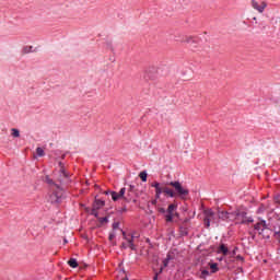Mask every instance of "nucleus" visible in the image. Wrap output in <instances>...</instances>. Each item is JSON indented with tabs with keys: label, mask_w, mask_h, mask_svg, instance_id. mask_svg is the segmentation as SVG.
<instances>
[{
	"label": "nucleus",
	"mask_w": 280,
	"mask_h": 280,
	"mask_svg": "<svg viewBox=\"0 0 280 280\" xmlns=\"http://www.w3.org/2000/svg\"><path fill=\"white\" fill-rule=\"evenodd\" d=\"M135 189V186H130L127 195H126V188H121L119 192L112 191V200L114 202H117V200H125V202H130L132 200V194H130Z\"/></svg>",
	"instance_id": "1"
},
{
	"label": "nucleus",
	"mask_w": 280,
	"mask_h": 280,
	"mask_svg": "<svg viewBox=\"0 0 280 280\" xmlns=\"http://www.w3.org/2000/svg\"><path fill=\"white\" fill-rule=\"evenodd\" d=\"M232 215L235 224H250L253 222V218H248L245 211L236 210L232 212Z\"/></svg>",
	"instance_id": "2"
},
{
	"label": "nucleus",
	"mask_w": 280,
	"mask_h": 280,
	"mask_svg": "<svg viewBox=\"0 0 280 280\" xmlns=\"http://www.w3.org/2000/svg\"><path fill=\"white\" fill-rule=\"evenodd\" d=\"M168 185L174 188L175 197L178 196V198H185L186 196H189V189L186 187H183V184L180 182H171Z\"/></svg>",
	"instance_id": "3"
},
{
	"label": "nucleus",
	"mask_w": 280,
	"mask_h": 280,
	"mask_svg": "<svg viewBox=\"0 0 280 280\" xmlns=\"http://www.w3.org/2000/svg\"><path fill=\"white\" fill-rule=\"evenodd\" d=\"M254 229L258 232V235L264 237V240H270V230L266 228V221L255 224Z\"/></svg>",
	"instance_id": "4"
},
{
	"label": "nucleus",
	"mask_w": 280,
	"mask_h": 280,
	"mask_svg": "<svg viewBox=\"0 0 280 280\" xmlns=\"http://www.w3.org/2000/svg\"><path fill=\"white\" fill-rule=\"evenodd\" d=\"M176 209H178V205L171 203L166 210V213L164 215L166 222H174V218L178 215V212H176Z\"/></svg>",
	"instance_id": "5"
},
{
	"label": "nucleus",
	"mask_w": 280,
	"mask_h": 280,
	"mask_svg": "<svg viewBox=\"0 0 280 280\" xmlns=\"http://www.w3.org/2000/svg\"><path fill=\"white\" fill-rule=\"evenodd\" d=\"M59 166H60V170H59L58 182L61 183V185H69V175L67 173V170L65 168V164L60 162Z\"/></svg>",
	"instance_id": "6"
},
{
	"label": "nucleus",
	"mask_w": 280,
	"mask_h": 280,
	"mask_svg": "<svg viewBox=\"0 0 280 280\" xmlns=\"http://www.w3.org/2000/svg\"><path fill=\"white\" fill-rule=\"evenodd\" d=\"M203 215H205L203 222L207 229H209V226H211V222H215V212H213V210L211 209H206L203 211Z\"/></svg>",
	"instance_id": "7"
},
{
	"label": "nucleus",
	"mask_w": 280,
	"mask_h": 280,
	"mask_svg": "<svg viewBox=\"0 0 280 280\" xmlns=\"http://www.w3.org/2000/svg\"><path fill=\"white\" fill-rule=\"evenodd\" d=\"M250 5L259 14H264V11L268 8V3H266V1L252 0Z\"/></svg>",
	"instance_id": "8"
},
{
	"label": "nucleus",
	"mask_w": 280,
	"mask_h": 280,
	"mask_svg": "<svg viewBox=\"0 0 280 280\" xmlns=\"http://www.w3.org/2000/svg\"><path fill=\"white\" fill-rule=\"evenodd\" d=\"M122 237L124 240H126L127 244L126 243H122L120 245V248H130L131 250H137V247L135 246V236H130L128 237V235H126V232H122Z\"/></svg>",
	"instance_id": "9"
},
{
	"label": "nucleus",
	"mask_w": 280,
	"mask_h": 280,
	"mask_svg": "<svg viewBox=\"0 0 280 280\" xmlns=\"http://www.w3.org/2000/svg\"><path fill=\"white\" fill-rule=\"evenodd\" d=\"M218 219L223 222H233V212L218 209Z\"/></svg>",
	"instance_id": "10"
},
{
	"label": "nucleus",
	"mask_w": 280,
	"mask_h": 280,
	"mask_svg": "<svg viewBox=\"0 0 280 280\" xmlns=\"http://www.w3.org/2000/svg\"><path fill=\"white\" fill-rule=\"evenodd\" d=\"M104 205H106L105 201L95 199V201L92 206L91 215H94V218H97V215H98L97 211H100V209H102V207H104Z\"/></svg>",
	"instance_id": "11"
},
{
	"label": "nucleus",
	"mask_w": 280,
	"mask_h": 280,
	"mask_svg": "<svg viewBox=\"0 0 280 280\" xmlns=\"http://www.w3.org/2000/svg\"><path fill=\"white\" fill-rule=\"evenodd\" d=\"M49 200L52 205H59V202H62V190L52 192Z\"/></svg>",
	"instance_id": "12"
},
{
	"label": "nucleus",
	"mask_w": 280,
	"mask_h": 280,
	"mask_svg": "<svg viewBox=\"0 0 280 280\" xmlns=\"http://www.w3.org/2000/svg\"><path fill=\"white\" fill-rule=\"evenodd\" d=\"M151 187H154L155 198L156 200H159V198H161V194H163L164 186H161L159 182H154L153 184H151Z\"/></svg>",
	"instance_id": "13"
},
{
	"label": "nucleus",
	"mask_w": 280,
	"mask_h": 280,
	"mask_svg": "<svg viewBox=\"0 0 280 280\" xmlns=\"http://www.w3.org/2000/svg\"><path fill=\"white\" fill-rule=\"evenodd\" d=\"M163 194L165 196H168V198H176V192H174V190H172L170 187L164 186L163 188Z\"/></svg>",
	"instance_id": "14"
},
{
	"label": "nucleus",
	"mask_w": 280,
	"mask_h": 280,
	"mask_svg": "<svg viewBox=\"0 0 280 280\" xmlns=\"http://www.w3.org/2000/svg\"><path fill=\"white\" fill-rule=\"evenodd\" d=\"M218 253H221L222 255H224V257H226V255H229V247H226V245L221 244L219 246Z\"/></svg>",
	"instance_id": "15"
},
{
	"label": "nucleus",
	"mask_w": 280,
	"mask_h": 280,
	"mask_svg": "<svg viewBox=\"0 0 280 280\" xmlns=\"http://www.w3.org/2000/svg\"><path fill=\"white\" fill-rule=\"evenodd\" d=\"M11 135H12V137H14V139H19V137H21V131H19V129H16V128H12Z\"/></svg>",
	"instance_id": "16"
},
{
	"label": "nucleus",
	"mask_w": 280,
	"mask_h": 280,
	"mask_svg": "<svg viewBox=\"0 0 280 280\" xmlns=\"http://www.w3.org/2000/svg\"><path fill=\"white\" fill-rule=\"evenodd\" d=\"M68 265L70 266V268H78V260H75V258H71L70 260H68Z\"/></svg>",
	"instance_id": "17"
},
{
	"label": "nucleus",
	"mask_w": 280,
	"mask_h": 280,
	"mask_svg": "<svg viewBox=\"0 0 280 280\" xmlns=\"http://www.w3.org/2000/svg\"><path fill=\"white\" fill-rule=\"evenodd\" d=\"M209 266H210L212 273H215V272H218V270H220V268H218V264H215V262L209 264Z\"/></svg>",
	"instance_id": "18"
},
{
	"label": "nucleus",
	"mask_w": 280,
	"mask_h": 280,
	"mask_svg": "<svg viewBox=\"0 0 280 280\" xmlns=\"http://www.w3.org/2000/svg\"><path fill=\"white\" fill-rule=\"evenodd\" d=\"M199 277H200L201 279L206 280L207 277H209V270H207V269L201 270V273H200Z\"/></svg>",
	"instance_id": "19"
},
{
	"label": "nucleus",
	"mask_w": 280,
	"mask_h": 280,
	"mask_svg": "<svg viewBox=\"0 0 280 280\" xmlns=\"http://www.w3.org/2000/svg\"><path fill=\"white\" fill-rule=\"evenodd\" d=\"M139 176H140V178H141L142 183H145V182L148 180V173L141 172V173L139 174Z\"/></svg>",
	"instance_id": "20"
},
{
	"label": "nucleus",
	"mask_w": 280,
	"mask_h": 280,
	"mask_svg": "<svg viewBox=\"0 0 280 280\" xmlns=\"http://www.w3.org/2000/svg\"><path fill=\"white\" fill-rule=\"evenodd\" d=\"M36 154H37V156H45V150H43V148L38 147L36 149Z\"/></svg>",
	"instance_id": "21"
},
{
	"label": "nucleus",
	"mask_w": 280,
	"mask_h": 280,
	"mask_svg": "<svg viewBox=\"0 0 280 280\" xmlns=\"http://www.w3.org/2000/svg\"><path fill=\"white\" fill-rule=\"evenodd\" d=\"M96 218L98 219L100 224H107L108 223V217H105V218L96 217Z\"/></svg>",
	"instance_id": "22"
},
{
	"label": "nucleus",
	"mask_w": 280,
	"mask_h": 280,
	"mask_svg": "<svg viewBox=\"0 0 280 280\" xmlns=\"http://www.w3.org/2000/svg\"><path fill=\"white\" fill-rule=\"evenodd\" d=\"M45 182H46L48 185H56V183H54V179H51L49 176H46V177H45Z\"/></svg>",
	"instance_id": "23"
},
{
	"label": "nucleus",
	"mask_w": 280,
	"mask_h": 280,
	"mask_svg": "<svg viewBox=\"0 0 280 280\" xmlns=\"http://www.w3.org/2000/svg\"><path fill=\"white\" fill-rule=\"evenodd\" d=\"M273 237L280 242V230H275Z\"/></svg>",
	"instance_id": "24"
},
{
	"label": "nucleus",
	"mask_w": 280,
	"mask_h": 280,
	"mask_svg": "<svg viewBox=\"0 0 280 280\" xmlns=\"http://www.w3.org/2000/svg\"><path fill=\"white\" fill-rule=\"evenodd\" d=\"M31 51H32V46L23 48V54H30Z\"/></svg>",
	"instance_id": "25"
},
{
	"label": "nucleus",
	"mask_w": 280,
	"mask_h": 280,
	"mask_svg": "<svg viewBox=\"0 0 280 280\" xmlns=\"http://www.w3.org/2000/svg\"><path fill=\"white\" fill-rule=\"evenodd\" d=\"M180 233L182 235H187V228L184 226H180Z\"/></svg>",
	"instance_id": "26"
},
{
	"label": "nucleus",
	"mask_w": 280,
	"mask_h": 280,
	"mask_svg": "<svg viewBox=\"0 0 280 280\" xmlns=\"http://www.w3.org/2000/svg\"><path fill=\"white\" fill-rule=\"evenodd\" d=\"M159 212L165 214V213H167V210H165V208H160V209H159Z\"/></svg>",
	"instance_id": "27"
},
{
	"label": "nucleus",
	"mask_w": 280,
	"mask_h": 280,
	"mask_svg": "<svg viewBox=\"0 0 280 280\" xmlns=\"http://www.w3.org/2000/svg\"><path fill=\"white\" fill-rule=\"evenodd\" d=\"M115 240V233L109 234V241L113 242Z\"/></svg>",
	"instance_id": "28"
},
{
	"label": "nucleus",
	"mask_w": 280,
	"mask_h": 280,
	"mask_svg": "<svg viewBox=\"0 0 280 280\" xmlns=\"http://www.w3.org/2000/svg\"><path fill=\"white\" fill-rule=\"evenodd\" d=\"M163 264H164V268H167V264H170V260L165 259V260L163 261Z\"/></svg>",
	"instance_id": "29"
},
{
	"label": "nucleus",
	"mask_w": 280,
	"mask_h": 280,
	"mask_svg": "<svg viewBox=\"0 0 280 280\" xmlns=\"http://www.w3.org/2000/svg\"><path fill=\"white\" fill-rule=\"evenodd\" d=\"M113 229H119V223H117V222L114 223V224H113Z\"/></svg>",
	"instance_id": "30"
},
{
	"label": "nucleus",
	"mask_w": 280,
	"mask_h": 280,
	"mask_svg": "<svg viewBox=\"0 0 280 280\" xmlns=\"http://www.w3.org/2000/svg\"><path fill=\"white\" fill-rule=\"evenodd\" d=\"M112 192H113V191H110V190L104 191L105 196H108V194H110V196H113Z\"/></svg>",
	"instance_id": "31"
},
{
	"label": "nucleus",
	"mask_w": 280,
	"mask_h": 280,
	"mask_svg": "<svg viewBox=\"0 0 280 280\" xmlns=\"http://www.w3.org/2000/svg\"><path fill=\"white\" fill-rule=\"evenodd\" d=\"M236 250H237V248H235V249L232 250V256H235V255H236Z\"/></svg>",
	"instance_id": "32"
},
{
	"label": "nucleus",
	"mask_w": 280,
	"mask_h": 280,
	"mask_svg": "<svg viewBox=\"0 0 280 280\" xmlns=\"http://www.w3.org/2000/svg\"><path fill=\"white\" fill-rule=\"evenodd\" d=\"M187 222H189V219H185L183 225L185 226V224H187Z\"/></svg>",
	"instance_id": "33"
},
{
	"label": "nucleus",
	"mask_w": 280,
	"mask_h": 280,
	"mask_svg": "<svg viewBox=\"0 0 280 280\" xmlns=\"http://www.w3.org/2000/svg\"><path fill=\"white\" fill-rule=\"evenodd\" d=\"M159 279V276H155L154 278H153V280H158Z\"/></svg>",
	"instance_id": "34"
},
{
	"label": "nucleus",
	"mask_w": 280,
	"mask_h": 280,
	"mask_svg": "<svg viewBox=\"0 0 280 280\" xmlns=\"http://www.w3.org/2000/svg\"><path fill=\"white\" fill-rule=\"evenodd\" d=\"M237 259H241V260H242V259H244V258H242V256H237Z\"/></svg>",
	"instance_id": "35"
},
{
	"label": "nucleus",
	"mask_w": 280,
	"mask_h": 280,
	"mask_svg": "<svg viewBox=\"0 0 280 280\" xmlns=\"http://www.w3.org/2000/svg\"><path fill=\"white\" fill-rule=\"evenodd\" d=\"M153 205H156V200L153 201Z\"/></svg>",
	"instance_id": "36"
},
{
	"label": "nucleus",
	"mask_w": 280,
	"mask_h": 280,
	"mask_svg": "<svg viewBox=\"0 0 280 280\" xmlns=\"http://www.w3.org/2000/svg\"><path fill=\"white\" fill-rule=\"evenodd\" d=\"M160 272H163V268L160 269Z\"/></svg>",
	"instance_id": "37"
},
{
	"label": "nucleus",
	"mask_w": 280,
	"mask_h": 280,
	"mask_svg": "<svg viewBox=\"0 0 280 280\" xmlns=\"http://www.w3.org/2000/svg\"><path fill=\"white\" fill-rule=\"evenodd\" d=\"M149 78H154V77H152V75H149Z\"/></svg>",
	"instance_id": "38"
},
{
	"label": "nucleus",
	"mask_w": 280,
	"mask_h": 280,
	"mask_svg": "<svg viewBox=\"0 0 280 280\" xmlns=\"http://www.w3.org/2000/svg\"><path fill=\"white\" fill-rule=\"evenodd\" d=\"M65 244H67V240H65Z\"/></svg>",
	"instance_id": "39"
}]
</instances>
